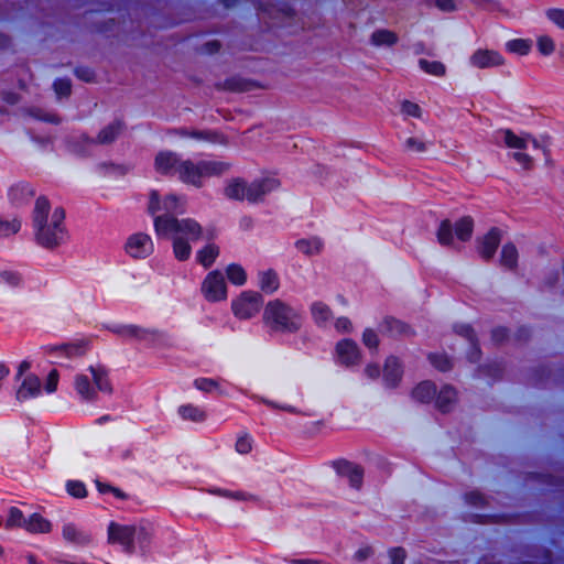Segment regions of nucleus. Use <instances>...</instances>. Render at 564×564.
I'll list each match as a JSON object with an SVG mask.
<instances>
[{
    "label": "nucleus",
    "instance_id": "46",
    "mask_svg": "<svg viewBox=\"0 0 564 564\" xmlns=\"http://www.w3.org/2000/svg\"><path fill=\"white\" fill-rule=\"evenodd\" d=\"M295 247L299 251H301L304 254L311 256L319 253L322 250V242L318 238L313 239H299L295 242Z\"/></svg>",
    "mask_w": 564,
    "mask_h": 564
},
{
    "label": "nucleus",
    "instance_id": "9",
    "mask_svg": "<svg viewBox=\"0 0 564 564\" xmlns=\"http://www.w3.org/2000/svg\"><path fill=\"white\" fill-rule=\"evenodd\" d=\"M126 129V123L122 119H116L111 123L104 127L96 139L88 137L87 134H83L80 137L82 141L86 144H110L122 133Z\"/></svg>",
    "mask_w": 564,
    "mask_h": 564
},
{
    "label": "nucleus",
    "instance_id": "28",
    "mask_svg": "<svg viewBox=\"0 0 564 564\" xmlns=\"http://www.w3.org/2000/svg\"><path fill=\"white\" fill-rule=\"evenodd\" d=\"M220 249L216 243H207L196 252V261L204 269H209L219 257Z\"/></svg>",
    "mask_w": 564,
    "mask_h": 564
},
{
    "label": "nucleus",
    "instance_id": "44",
    "mask_svg": "<svg viewBox=\"0 0 564 564\" xmlns=\"http://www.w3.org/2000/svg\"><path fill=\"white\" fill-rule=\"evenodd\" d=\"M420 68L429 75L442 77L446 74L445 65L440 61L419 59Z\"/></svg>",
    "mask_w": 564,
    "mask_h": 564
},
{
    "label": "nucleus",
    "instance_id": "17",
    "mask_svg": "<svg viewBox=\"0 0 564 564\" xmlns=\"http://www.w3.org/2000/svg\"><path fill=\"white\" fill-rule=\"evenodd\" d=\"M336 352L345 366L357 365L360 360V350L357 343L350 338H344L336 344Z\"/></svg>",
    "mask_w": 564,
    "mask_h": 564
},
{
    "label": "nucleus",
    "instance_id": "2",
    "mask_svg": "<svg viewBox=\"0 0 564 564\" xmlns=\"http://www.w3.org/2000/svg\"><path fill=\"white\" fill-rule=\"evenodd\" d=\"M262 322L270 334L294 335L302 329L304 315L284 301L274 299L264 305Z\"/></svg>",
    "mask_w": 564,
    "mask_h": 564
},
{
    "label": "nucleus",
    "instance_id": "42",
    "mask_svg": "<svg viewBox=\"0 0 564 564\" xmlns=\"http://www.w3.org/2000/svg\"><path fill=\"white\" fill-rule=\"evenodd\" d=\"M508 52L525 56L532 48V41L530 39H513L506 43Z\"/></svg>",
    "mask_w": 564,
    "mask_h": 564
},
{
    "label": "nucleus",
    "instance_id": "15",
    "mask_svg": "<svg viewBox=\"0 0 564 564\" xmlns=\"http://www.w3.org/2000/svg\"><path fill=\"white\" fill-rule=\"evenodd\" d=\"M8 200L13 207L28 205L35 196V188L28 182L21 181L9 187Z\"/></svg>",
    "mask_w": 564,
    "mask_h": 564
},
{
    "label": "nucleus",
    "instance_id": "4",
    "mask_svg": "<svg viewBox=\"0 0 564 564\" xmlns=\"http://www.w3.org/2000/svg\"><path fill=\"white\" fill-rule=\"evenodd\" d=\"M263 296L256 291H243L231 301L232 314L239 319H249L259 313Z\"/></svg>",
    "mask_w": 564,
    "mask_h": 564
},
{
    "label": "nucleus",
    "instance_id": "33",
    "mask_svg": "<svg viewBox=\"0 0 564 564\" xmlns=\"http://www.w3.org/2000/svg\"><path fill=\"white\" fill-rule=\"evenodd\" d=\"M454 232L458 240L467 242L470 240L474 232V219L471 216H463L456 220L454 225Z\"/></svg>",
    "mask_w": 564,
    "mask_h": 564
},
{
    "label": "nucleus",
    "instance_id": "38",
    "mask_svg": "<svg viewBox=\"0 0 564 564\" xmlns=\"http://www.w3.org/2000/svg\"><path fill=\"white\" fill-rule=\"evenodd\" d=\"M226 276L236 286H242L247 282V272L239 263H229L226 268Z\"/></svg>",
    "mask_w": 564,
    "mask_h": 564
},
{
    "label": "nucleus",
    "instance_id": "13",
    "mask_svg": "<svg viewBox=\"0 0 564 564\" xmlns=\"http://www.w3.org/2000/svg\"><path fill=\"white\" fill-rule=\"evenodd\" d=\"M469 64L476 68L484 69L505 64V57L495 50L478 48L469 57Z\"/></svg>",
    "mask_w": 564,
    "mask_h": 564
},
{
    "label": "nucleus",
    "instance_id": "52",
    "mask_svg": "<svg viewBox=\"0 0 564 564\" xmlns=\"http://www.w3.org/2000/svg\"><path fill=\"white\" fill-rule=\"evenodd\" d=\"M53 88L58 98L68 97L72 94L70 79L63 77L53 82Z\"/></svg>",
    "mask_w": 564,
    "mask_h": 564
},
{
    "label": "nucleus",
    "instance_id": "22",
    "mask_svg": "<svg viewBox=\"0 0 564 564\" xmlns=\"http://www.w3.org/2000/svg\"><path fill=\"white\" fill-rule=\"evenodd\" d=\"M218 87L230 93H246L258 88L259 85L254 80L246 79L236 75L226 78L221 84L218 85Z\"/></svg>",
    "mask_w": 564,
    "mask_h": 564
},
{
    "label": "nucleus",
    "instance_id": "1",
    "mask_svg": "<svg viewBox=\"0 0 564 564\" xmlns=\"http://www.w3.org/2000/svg\"><path fill=\"white\" fill-rule=\"evenodd\" d=\"M51 203L46 196H39L32 213L34 237L39 246L47 250H54L63 245L67 237L64 225L65 209L56 207L53 210L51 223H47Z\"/></svg>",
    "mask_w": 564,
    "mask_h": 564
},
{
    "label": "nucleus",
    "instance_id": "14",
    "mask_svg": "<svg viewBox=\"0 0 564 564\" xmlns=\"http://www.w3.org/2000/svg\"><path fill=\"white\" fill-rule=\"evenodd\" d=\"M501 242V230L498 227H491L481 238L478 246V253L486 262L490 261Z\"/></svg>",
    "mask_w": 564,
    "mask_h": 564
},
{
    "label": "nucleus",
    "instance_id": "24",
    "mask_svg": "<svg viewBox=\"0 0 564 564\" xmlns=\"http://www.w3.org/2000/svg\"><path fill=\"white\" fill-rule=\"evenodd\" d=\"M503 372L505 367L502 362L497 360L480 365L477 368L478 377L487 379L489 384L499 381L502 378Z\"/></svg>",
    "mask_w": 564,
    "mask_h": 564
},
{
    "label": "nucleus",
    "instance_id": "45",
    "mask_svg": "<svg viewBox=\"0 0 564 564\" xmlns=\"http://www.w3.org/2000/svg\"><path fill=\"white\" fill-rule=\"evenodd\" d=\"M427 359L430 364L441 372H447L453 367L452 360L446 354L430 352Z\"/></svg>",
    "mask_w": 564,
    "mask_h": 564
},
{
    "label": "nucleus",
    "instance_id": "11",
    "mask_svg": "<svg viewBox=\"0 0 564 564\" xmlns=\"http://www.w3.org/2000/svg\"><path fill=\"white\" fill-rule=\"evenodd\" d=\"M45 352L51 356H64L66 358H75L84 356L88 348L89 343L86 340H78L75 343H65L61 345H47L43 347Z\"/></svg>",
    "mask_w": 564,
    "mask_h": 564
},
{
    "label": "nucleus",
    "instance_id": "19",
    "mask_svg": "<svg viewBox=\"0 0 564 564\" xmlns=\"http://www.w3.org/2000/svg\"><path fill=\"white\" fill-rule=\"evenodd\" d=\"M123 337L135 338L139 340L149 339L152 343H155L158 340L166 338L167 334L156 328H143L134 324H129L124 325Z\"/></svg>",
    "mask_w": 564,
    "mask_h": 564
},
{
    "label": "nucleus",
    "instance_id": "5",
    "mask_svg": "<svg viewBox=\"0 0 564 564\" xmlns=\"http://www.w3.org/2000/svg\"><path fill=\"white\" fill-rule=\"evenodd\" d=\"M202 294L210 303L221 302L227 299V284L225 276L219 270H213L207 273L202 282Z\"/></svg>",
    "mask_w": 564,
    "mask_h": 564
},
{
    "label": "nucleus",
    "instance_id": "40",
    "mask_svg": "<svg viewBox=\"0 0 564 564\" xmlns=\"http://www.w3.org/2000/svg\"><path fill=\"white\" fill-rule=\"evenodd\" d=\"M75 390L86 401H91L96 398V392L85 375H77L75 377Z\"/></svg>",
    "mask_w": 564,
    "mask_h": 564
},
{
    "label": "nucleus",
    "instance_id": "51",
    "mask_svg": "<svg viewBox=\"0 0 564 564\" xmlns=\"http://www.w3.org/2000/svg\"><path fill=\"white\" fill-rule=\"evenodd\" d=\"M21 229V220L13 218L12 220L0 219V237H9L15 235Z\"/></svg>",
    "mask_w": 564,
    "mask_h": 564
},
{
    "label": "nucleus",
    "instance_id": "61",
    "mask_svg": "<svg viewBox=\"0 0 564 564\" xmlns=\"http://www.w3.org/2000/svg\"><path fill=\"white\" fill-rule=\"evenodd\" d=\"M401 111L403 115L412 118H421L422 116L421 107L417 104L412 102L410 100L402 101Z\"/></svg>",
    "mask_w": 564,
    "mask_h": 564
},
{
    "label": "nucleus",
    "instance_id": "7",
    "mask_svg": "<svg viewBox=\"0 0 564 564\" xmlns=\"http://www.w3.org/2000/svg\"><path fill=\"white\" fill-rule=\"evenodd\" d=\"M124 251L133 259H145L154 251V245L150 235L135 232L128 237Z\"/></svg>",
    "mask_w": 564,
    "mask_h": 564
},
{
    "label": "nucleus",
    "instance_id": "60",
    "mask_svg": "<svg viewBox=\"0 0 564 564\" xmlns=\"http://www.w3.org/2000/svg\"><path fill=\"white\" fill-rule=\"evenodd\" d=\"M545 14L552 23L564 30V9L551 8L546 10Z\"/></svg>",
    "mask_w": 564,
    "mask_h": 564
},
{
    "label": "nucleus",
    "instance_id": "21",
    "mask_svg": "<svg viewBox=\"0 0 564 564\" xmlns=\"http://www.w3.org/2000/svg\"><path fill=\"white\" fill-rule=\"evenodd\" d=\"M154 231L159 238L169 234H178L180 219L173 215H158L153 219Z\"/></svg>",
    "mask_w": 564,
    "mask_h": 564
},
{
    "label": "nucleus",
    "instance_id": "58",
    "mask_svg": "<svg viewBox=\"0 0 564 564\" xmlns=\"http://www.w3.org/2000/svg\"><path fill=\"white\" fill-rule=\"evenodd\" d=\"M74 75L78 79H80L85 83H93L96 79V73L89 66H84V65L76 66L74 69Z\"/></svg>",
    "mask_w": 564,
    "mask_h": 564
},
{
    "label": "nucleus",
    "instance_id": "3",
    "mask_svg": "<svg viewBox=\"0 0 564 564\" xmlns=\"http://www.w3.org/2000/svg\"><path fill=\"white\" fill-rule=\"evenodd\" d=\"M229 167V163L221 161H199L194 163L191 160H184L178 165L177 176L180 181L185 184L200 187L204 176L221 175L228 171Z\"/></svg>",
    "mask_w": 564,
    "mask_h": 564
},
{
    "label": "nucleus",
    "instance_id": "37",
    "mask_svg": "<svg viewBox=\"0 0 564 564\" xmlns=\"http://www.w3.org/2000/svg\"><path fill=\"white\" fill-rule=\"evenodd\" d=\"M173 254L178 261H186L189 259L192 253V247L187 239L184 237L176 236L172 242Z\"/></svg>",
    "mask_w": 564,
    "mask_h": 564
},
{
    "label": "nucleus",
    "instance_id": "48",
    "mask_svg": "<svg viewBox=\"0 0 564 564\" xmlns=\"http://www.w3.org/2000/svg\"><path fill=\"white\" fill-rule=\"evenodd\" d=\"M63 538L72 543L82 544L87 539L86 536L76 528L74 523H66L62 529Z\"/></svg>",
    "mask_w": 564,
    "mask_h": 564
},
{
    "label": "nucleus",
    "instance_id": "57",
    "mask_svg": "<svg viewBox=\"0 0 564 564\" xmlns=\"http://www.w3.org/2000/svg\"><path fill=\"white\" fill-rule=\"evenodd\" d=\"M135 543L139 544L141 551H145L151 543V534L144 527H135Z\"/></svg>",
    "mask_w": 564,
    "mask_h": 564
},
{
    "label": "nucleus",
    "instance_id": "12",
    "mask_svg": "<svg viewBox=\"0 0 564 564\" xmlns=\"http://www.w3.org/2000/svg\"><path fill=\"white\" fill-rule=\"evenodd\" d=\"M182 160L180 155L173 151H160L154 159L155 171L164 176H173L177 174L178 165Z\"/></svg>",
    "mask_w": 564,
    "mask_h": 564
},
{
    "label": "nucleus",
    "instance_id": "34",
    "mask_svg": "<svg viewBox=\"0 0 564 564\" xmlns=\"http://www.w3.org/2000/svg\"><path fill=\"white\" fill-rule=\"evenodd\" d=\"M311 314L314 323L318 326H325L326 323L332 318L333 313L329 306L323 302H314L311 305Z\"/></svg>",
    "mask_w": 564,
    "mask_h": 564
},
{
    "label": "nucleus",
    "instance_id": "10",
    "mask_svg": "<svg viewBox=\"0 0 564 564\" xmlns=\"http://www.w3.org/2000/svg\"><path fill=\"white\" fill-rule=\"evenodd\" d=\"M280 186V182L273 177L256 180L249 185L246 184V198L249 203H258L263 196Z\"/></svg>",
    "mask_w": 564,
    "mask_h": 564
},
{
    "label": "nucleus",
    "instance_id": "35",
    "mask_svg": "<svg viewBox=\"0 0 564 564\" xmlns=\"http://www.w3.org/2000/svg\"><path fill=\"white\" fill-rule=\"evenodd\" d=\"M208 491H209V494H212L214 496L223 497V498H227V499H231V500H236V501H249V500L258 499L257 496L246 492V491H242V490L232 491L229 489L214 487V488H210Z\"/></svg>",
    "mask_w": 564,
    "mask_h": 564
},
{
    "label": "nucleus",
    "instance_id": "49",
    "mask_svg": "<svg viewBox=\"0 0 564 564\" xmlns=\"http://www.w3.org/2000/svg\"><path fill=\"white\" fill-rule=\"evenodd\" d=\"M162 208L165 212V214L173 216H175L176 214H182L184 212L180 198L174 194L166 195L163 198Z\"/></svg>",
    "mask_w": 564,
    "mask_h": 564
},
{
    "label": "nucleus",
    "instance_id": "55",
    "mask_svg": "<svg viewBox=\"0 0 564 564\" xmlns=\"http://www.w3.org/2000/svg\"><path fill=\"white\" fill-rule=\"evenodd\" d=\"M454 330L457 335L466 338L469 343L478 340L477 334L471 325L469 324H456Z\"/></svg>",
    "mask_w": 564,
    "mask_h": 564
},
{
    "label": "nucleus",
    "instance_id": "54",
    "mask_svg": "<svg viewBox=\"0 0 564 564\" xmlns=\"http://www.w3.org/2000/svg\"><path fill=\"white\" fill-rule=\"evenodd\" d=\"M536 45H538L539 52L544 56L551 55L555 50L554 41L549 35L539 36L538 41H536Z\"/></svg>",
    "mask_w": 564,
    "mask_h": 564
},
{
    "label": "nucleus",
    "instance_id": "30",
    "mask_svg": "<svg viewBox=\"0 0 564 564\" xmlns=\"http://www.w3.org/2000/svg\"><path fill=\"white\" fill-rule=\"evenodd\" d=\"M24 530L29 533H48L52 531V523L39 512H33L26 518Z\"/></svg>",
    "mask_w": 564,
    "mask_h": 564
},
{
    "label": "nucleus",
    "instance_id": "6",
    "mask_svg": "<svg viewBox=\"0 0 564 564\" xmlns=\"http://www.w3.org/2000/svg\"><path fill=\"white\" fill-rule=\"evenodd\" d=\"M135 527L110 522L108 525V541L111 544H119L123 552L132 554L135 552Z\"/></svg>",
    "mask_w": 564,
    "mask_h": 564
},
{
    "label": "nucleus",
    "instance_id": "36",
    "mask_svg": "<svg viewBox=\"0 0 564 564\" xmlns=\"http://www.w3.org/2000/svg\"><path fill=\"white\" fill-rule=\"evenodd\" d=\"M227 198L234 200H243L246 198V182L240 178H234L224 189Z\"/></svg>",
    "mask_w": 564,
    "mask_h": 564
},
{
    "label": "nucleus",
    "instance_id": "39",
    "mask_svg": "<svg viewBox=\"0 0 564 564\" xmlns=\"http://www.w3.org/2000/svg\"><path fill=\"white\" fill-rule=\"evenodd\" d=\"M398 35L390 30L379 29L371 34V44L375 46H392L398 43Z\"/></svg>",
    "mask_w": 564,
    "mask_h": 564
},
{
    "label": "nucleus",
    "instance_id": "27",
    "mask_svg": "<svg viewBox=\"0 0 564 564\" xmlns=\"http://www.w3.org/2000/svg\"><path fill=\"white\" fill-rule=\"evenodd\" d=\"M436 384L430 380L417 383L412 390V398L421 403H430L436 395Z\"/></svg>",
    "mask_w": 564,
    "mask_h": 564
},
{
    "label": "nucleus",
    "instance_id": "25",
    "mask_svg": "<svg viewBox=\"0 0 564 564\" xmlns=\"http://www.w3.org/2000/svg\"><path fill=\"white\" fill-rule=\"evenodd\" d=\"M258 285L260 290L265 294H273L280 288L279 275L273 269L260 271L258 273Z\"/></svg>",
    "mask_w": 564,
    "mask_h": 564
},
{
    "label": "nucleus",
    "instance_id": "23",
    "mask_svg": "<svg viewBox=\"0 0 564 564\" xmlns=\"http://www.w3.org/2000/svg\"><path fill=\"white\" fill-rule=\"evenodd\" d=\"M457 392L448 384L441 388L438 393L435 395L436 409L442 413H448L452 410L453 404L456 402Z\"/></svg>",
    "mask_w": 564,
    "mask_h": 564
},
{
    "label": "nucleus",
    "instance_id": "8",
    "mask_svg": "<svg viewBox=\"0 0 564 564\" xmlns=\"http://www.w3.org/2000/svg\"><path fill=\"white\" fill-rule=\"evenodd\" d=\"M332 467L340 477H346L349 486L356 490H360L364 484V467L345 458H338L332 462Z\"/></svg>",
    "mask_w": 564,
    "mask_h": 564
},
{
    "label": "nucleus",
    "instance_id": "18",
    "mask_svg": "<svg viewBox=\"0 0 564 564\" xmlns=\"http://www.w3.org/2000/svg\"><path fill=\"white\" fill-rule=\"evenodd\" d=\"M41 394V380L34 373L26 375L17 390L15 398L19 402L35 399Z\"/></svg>",
    "mask_w": 564,
    "mask_h": 564
},
{
    "label": "nucleus",
    "instance_id": "16",
    "mask_svg": "<svg viewBox=\"0 0 564 564\" xmlns=\"http://www.w3.org/2000/svg\"><path fill=\"white\" fill-rule=\"evenodd\" d=\"M403 376V367L400 359L395 356H389L383 366V382L389 389H394L399 386Z\"/></svg>",
    "mask_w": 564,
    "mask_h": 564
},
{
    "label": "nucleus",
    "instance_id": "31",
    "mask_svg": "<svg viewBox=\"0 0 564 564\" xmlns=\"http://www.w3.org/2000/svg\"><path fill=\"white\" fill-rule=\"evenodd\" d=\"M519 253L513 242H506L500 252V264L508 270L518 268Z\"/></svg>",
    "mask_w": 564,
    "mask_h": 564
},
{
    "label": "nucleus",
    "instance_id": "62",
    "mask_svg": "<svg viewBox=\"0 0 564 564\" xmlns=\"http://www.w3.org/2000/svg\"><path fill=\"white\" fill-rule=\"evenodd\" d=\"M511 158L525 171H529L533 167L532 156L524 152H521V150L511 153Z\"/></svg>",
    "mask_w": 564,
    "mask_h": 564
},
{
    "label": "nucleus",
    "instance_id": "64",
    "mask_svg": "<svg viewBox=\"0 0 564 564\" xmlns=\"http://www.w3.org/2000/svg\"><path fill=\"white\" fill-rule=\"evenodd\" d=\"M390 564H404L406 552L401 546L391 547L389 550Z\"/></svg>",
    "mask_w": 564,
    "mask_h": 564
},
{
    "label": "nucleus",
    "instance_id": "53",
    "mask_svg": "<svg viewBox=\"0 0 564 564\" xmlns=\"http://www.w3.org/2000/svg\"><path fill=\"white\" fill-rule=\"evenodd\" d=\"M0 280L11 288H17L22 282V275L18 271L3 270L0 272Z\"/></svg>",
    "mask_w": 564,
    "mask_h": 564
},
{
    "label": "nucleus",
    "instance_id": "32",
    "mask_svg": "<svg viewBox=\"0 0 564 564\" xmlns=\"http://www.w3.org/2000/svg\"><path fill=\"white\" fill-rule=\"evenodd\" d=\"M177 413L184 421H191L195 423H202L207 419L206 412L192 403L180 405Z\"/></svg>",
    "mask_w": 564,
    "mask_h": 564
},
{
    "label": "nucleus",
    "instance_id": "20",
    "mask_svg": "<svg viewBox=\"0 0 564 564\" xmlns=\"http://www.w3.org/2000/svg\"><path fill=\"white\" fill-rule=\"evenodd\" d=\"M380 332L383 335L392 338L411 336L414 334V330L409 324L392 316H387L383 318L382 323L380 324Z\"/></svg>",
    "mask_w": 564,
    "mask_h": 564
},
{
    "label": "nucleus",
    "instance_id": "26",
    "mask_svg": "<svg viewBox=\"0 0 564 564\" xmlns=\"http://www.w3.org/2000/svg\"><path fill=\"white\" fill-rule=\"evenodd\" d=\"M88 370L93 376L94 384L97 389L107 394L112 393V384L109 380L108 371L104 366H89Z\"/></svg>",
    "mask_w": 564,
    "mask_h": 564
},
{
    "label": "nucleus",
    "instance_id": "41",
    "mask_svg": "<svg viewBox=\"0 0 564 564\" xmlns=\"http://www.w3.org/2000/svg\"><path fill=\"white\" fill-rule=\"evenodd\" d=\"M453 230L454 227L449 219H443L436 231L437 242L441 246L448 247L453 243Z\"/></svg>",
    "mask_w": 564,
    "mask_h": 564
},
{
    "label": "nucleus",
    "instance_id": "47",
    "mask_svg": "<svg viewBox=\"0 0 564 564\" xmlns=\"http://www.w3.org/2000/svg\"><path fill=\"white\" fill-rule=\"evenodd\" d=\"M502 133L506 147L517 150H525L528 148L527 140L517 135L511 129H505Z\"/></svg>",
    "mask_w": 564,
    "mask_h": 564
},
{
    "label": "nucleus",
    "instance_id": "43",
    "mask_svg": "<svg viewBox=\"0 0 564 564\" xmlns=\"http://www.w3.org/2000/svg\"><path fill=\"white\" fill-rule=\"evenodd\" d=\"M26 518L18 507H10L8 510V518L4 523L6 529L22 528L24 529Z\"/></svg>",
    "mask_w": 564,
    "mask_h": 564
},
{
    "label": "nucleus",
    "instance_id": "50",
    "mask_svg": "<svg viewBox=\"0 0 564 564\" xmlns=\"http://www.w3.org/2000/svg\"><path fill=\"white\" fill-rule=\"evenodd\" d=\"M66 491L76 499H82L87 496L86 485L82 480H67Z\"/></svg>",
    "mask_w": 564,
    "mask_h": 564
},
{
    "label": "nucleus",
    "instance_id": "29",
    "mask_svg": "<svg viewBox=\"0 0 564 564\" xmlns=\"http://www.w3.org/2000/svg\"><path fill=\"white\" fill-rule=\"evenodd\" d=\"M203 227L194 218L180 219L178 234L186 236L188 240L197 241L203 237Z\"/></svg>",
    "mask_w": 564,
    "mask_h": 564
},
{
    "label": "nucleus",
    "instance_id": "63",
    "mask_svg": "<svg viewBox=\"0 0 564 564\" xmlns=\"http://www.w3.org/2000/svg\"><path fill=\"white\" fill-rule=\"evenodd\" d=\"M362 343L369 349H377L379 346V338L372 328H366L362 333Z\"/></svg>",
    "mask_w": 564,
    "mask_h": 564
},
{
    "label": "nucleus",
    "instance_id": "56",
    "mask_svg": "<svg viewBox=\"0 0 564 564\" xmlns=\"http://www.w3.org/2000/svg\"><path fill=\"white\" fill-rule=\"evenodd\" d=\"M194 387L199 391L209 393L218 389L219 384L215 379L202 377L194 380Z\"/></svg>",
    "mask_w": 564,
    "mask_h": 564
},
{
    "label": "nucleus",
    "instance_id": "59",
    "mask_svg": "<svg viewBox=\"0 0 564 564\" xmlns=\"http://www.w3.org/2000/svg\"><path fill=\"white\" fill-rule=\"evenodd\" d=\"M465 502L474 507H485L487 501L478 490H470L464 495Z\"/></svg>",
    "mask_w": 564,
    "mask_h": 564
}]
</instances>
